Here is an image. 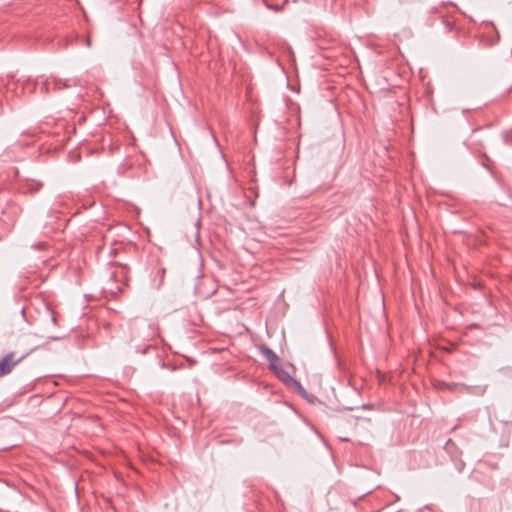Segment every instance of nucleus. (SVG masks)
<instances>
[{
	"label": "nucleus",
	"instance_id": "20e7f679",
	"mask_svg": "<svg viewBox=\"0 0 512 512\" xmlns=\"http://www.w3.org/2000/svg\"><path fill=\"white\" fill-rule=\"evenodd\" d=\"M273 372L275 373V375L278 377V379H280L282 382H284L285 384H292V383H295V384H299L282 366V364L280 366H278L277 368H275L273 370Z\"/></svg>",
	"mask_w": 512,
	"mask_h": 512
},
{
	"label": "nucleus",
	"instance_id": "39448f33",
	"mask_svg": "<svg viewBox=\"0 0 512 512\" xmlns=\"http://www.w3.org/2000/svg\"><path fill=\"white\" fill-rule=\"evenodd\" d=\"M116 290H117V292L119 293V292H121V291H122V288H121L120 286H117V287H116Z\"/></svg>",
	"mask_w": 512,
	"mask_h": 512
},
{
	"label": "nucleus",
	"instance_id": "f03ea898",
	"mask_svg": "<svg viewBox=\"0 0 512 512\" xmlns=\"http://www.w3.org/2000/svg\"><path fill=\"white\" fill-rule=\"evenodd\" d=\"M112 278H114L115 281H121L124 286H127L129 281L128 267L125 265H118L112 273Z\"/></svg>",
	"mask_w": 512,
	"mask_h": 512
},
{
	"label": "nucleus",
	"instance_id": "f257e3e1",
	"mask_svg": "<svg viewBox=\"0 0 512 512\" xmlns=\"http://www.w3.org/2000/svg\"><path fill=\"white\" fill-rule=\"evenodd\" d=\"M34 349L23 353L20 356H16L15 352H9L0 359V378L10 374L13 369L22 362Z\"/></svg>",
	"mask_w": 512,
	"mask_h": 512
},
{
	"label": "nucleus",
	"instance_id": "7ed1b4c3",
	"mask_svg": "<svg viewBox=\"0 0 512 512\" xmlns=\"http://www.w3.org/2000/svg\"><path fill=\"white\" fill-rule=\"evenodd\" d=\"M262 354L266 358V360L268 361L269 367H270V369L272 371L282 364L280 358L271 349L263 348L262 349Z\"/></svg>",
	"mask_w": 512,
	"mask_h": 512
}]
</instances>
